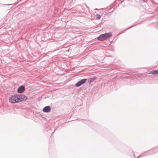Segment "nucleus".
I'll use <instances>...</instances> for the list:
<instances>
[{
	"label": "nucleus",
	"mask_w": 158,
	"mask_h": 158,
	"mask_svg": "<svg viewBox=\"0 0 158 158\" xmlns=\"http://www.w3.org/2000/svg\"><path fill=\"white\" fill-rule=\"evenodd\" d=\"M112 36V33L110 32L106 33L105 34L100 35L98 37V39L99 40H104L107 38H110Z\"/></svg>",
	"instance_id": "f257e3e1"
},
{
	"label": "nucleus",
	"mask_w": 158,
	"mask_h": 158,
	"mask_svg": "<svg viewBox=\"0 0 158 158\" xmlns=\"http://www.w3.org/2000/svg\"><path fill=\"white\" fill-rule=\"evenodd\" d=\"M87 80L85 79L81 80L76 84L75 86L76 87H79L81 86L82 85L85 83L86 82Z\"/></svg>",
	"instance_id": "20e7f679"
},
{
	"label": "nucleus",
	"mask_w": 158,
	"mask_h": 158,
	"mask_svg": "<svg viewBox=\"0 0 158 158\" xmlns=\"http://www.w3.org/2000/svg\"><path fill=\"white\" fill-rule=\"evenodd\" d=\"M51 110V107L49 106H47L43 109V111L45 112L48 113Z\"/></svg>",
	"instance_id": "39448f33"
},
{
	"label": "nucleus",
	"mask_w": 158,
	"mask_h": 158,
	"mask_svg": "<svg viewBox=\"0 0 158 158\" xmlns=\"http://www.w3.org/2000/svg\"><path fill=\"white\" fill-rule=\"evenodd\" d=\"M101 18V16L99 15H96V18L97 19H99Z\"/></svg>",
	"instance_id": "1a4fd4ad"
},
{
	"label": "nucleus",
	"mask_w": 158,
	"mask_h": 158,
	"mask_svg": "<svg viewBox=\"0 0 158 158\" xmlns=\"http://www.w3.org/2000/svg\"><path fill=\"white\" fill-rule=\"evenodd\" d=\"M9 102L11 103H15L19 102L18 97V94L12 96L9 100Z\"/></svg>",
	"instance_id": "f03ea898"
},
{
	"label": "nucleus",
	"mask_w": 158,
	"mask_h": 158,
	"mask_svg": "<svg viewBox=\"0 0 158 158\" xmlns=\"http://www.w3.org/2000/svg\"><path fill=\"white\" fill-rule=\"evenodd\" d=\"M149 73L158 74V70H153L151 72H150Z\"/></svg>",
	"instance_id": "0eeeda50"
},
{
	"label": "nucleus",
	"mask_w": 158,
	"mask_h": 158,
	"mask_svg": "<svg viewBox=\"0 0 158 158\" xmlns=\"http://www.w3.org/2000/svg\"><path fill=\"white\" fill-rule=\"evenodd\" d=\"M96 79V77H94L93 78L89 79H88V82L90 83L91 82H92Z\"/></svg>",
	"instance_id": "6e6552de"
},
{
	"label": "nucleus",
	"mask_w": 158,
	"mask_h": 158,
	"mask_svg": "<svg viewBox=\"0 0 158 158\" xmlns=\"http://www.w3.org/2000/svg\"><path fill=\"white\" fill-rule=\"evenodd\" d=\"M18 97L19 102L25 101L27 99L26 96L23 94H18Z\"/></svg>",
	"instance_id": "7ed1b4c3"
},
{
	"label": "nucleus",
	"mask_w": 158,
	"mask_h": 158,
	"mask_svg": "<svg viewBox=\"0 0 158 158\" xmlns=\"http://www.w3.org/2000/svg\"><path fill=\"white\" fill-rule=\"evenodd\" d=\"M25 90L24 86H21L18 88L17 91L18 93H21L23 92Z\"/></svg>",
	"instance_id": "423d86ee"
}]
</instances>
